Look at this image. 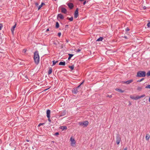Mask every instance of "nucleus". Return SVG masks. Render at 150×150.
<instances>
[{"label":"nucleus","instance_id":"nucleus-1","mask_svg":"<svg viewBox=\"0 0 150 150\" xmlns=\"http://www.w3.org/2000/svg\"><path fill=\"white\" fill-rule=\"evenodd\" d=\"M34 62L36 64H38L39 62V56L38 52L36 51L34 53Z\"/></svg>","mask_w":150,"mask_h":150},{"label":"nucleus","instance_id":"nucleus-2","mask_svg":"<svg viewBox=\"0 0 150 150\" xmlns=\"http://www.w3.org/2000/svg\"><path fill=\"white\" fill-rule=\"evenodd\" d=\"M146 76V72L144 71H139L137 73V77H143Z\"/></svg>","mask_w":150,"mask_h":150},{"label":"nucleus","instance_id":"nucleus-3","mask_svg":"<svg viewBox=\"0 0 150 150\" xmlns=\"http://www.w3.org/2000/svg\"><path fill=\"white\" fill-rule=\"evenodd\" d=\"M88 121H85L84 122H79V125L81 126H84V127L87 126L88 125Z\"/></svg>","mask_w":150,"mask_h":150},{"label":"nucleus","instance_id":"nucleus-4","mask_svg":"<svg viewBox=\"0 0 150 150\" xmlns=\"http://www.w3.org/2000/svg\"><path fill=\"white\" fill-rule=\"evenodd\" d=\"M70 141L71 146H74L76 144V142L74 138L72 137H71L70 139Z\"/></svg>","mask_w":150,"mask_h":150},{"label":"nucleus","instance_id":"nucleus-5","mask_svg":"<svg viewBox=\"0 0 150 150\" xmlns=\"http://www.w3.org/2000/svg\"><path fill=\"white\" fill-rule=\"evenodd\" d=\"M121 140V138L120 134H117L116 137V142L117 145H119Z\"/></svg>","mask_w":150,"mask_h":150},{"label":"nucleus","instance_id":"nucleus-6","mask_svg":"<svg viewBox=\"0 0 150 150\" xmlns=\"http://www.w3.org/2000/svg\"><path fill=\"white\" fill-rule=\"evenodd\" d=\"M83 82L80 85H79L76 88H74L72 90V92L73 93L75 94H76L78 92V88L83 83Z\"/></svg>","mask_w":150,"mask_h":150},{"label":"nucleus","instance_id":"nucleus-7","mask_svg":"<svg viewBox=\"0 0 150 150\" xmlns=\"http://www.w3.org/2000/svg\"><path fill=\"white\" fill-rule=\"evenodd\" d=\"M133 81V80H130L126 81H123L122 82L123 83H125L127 84H129L132 82Z\"/></svg>","mask_w":150,"mask_h":150},{"label":"nucleus","instance_id":"nucleus-8","mask_svg":"<svg viewBox=\"0 0 150 150\" xmlns=\"http://www.w3.org/2000/svg\"><path fill=\"white\" fill-rule=\"evenodd\" d=\"M68 7L71 9H72L74 7L72 3H69L67 4Z\"/></svg>","mask_w":150,"mask_h":150},{"label":"nucleus","instance_id":"nucleus-9","mask_svg":"<svg viewBox=\"0 0 150 150\" xmlns=\"http://www.w3.org/2000/svg\"><path fill=\"white\" fill-rule=\"evenodd\" d=\"M78 15V9H77L75 12L74 13V18H77Z\"/></svg>","mask_w":150,"mask_h":150},{"label":"nucleus","instance_id":"nucleus-10","mask_svg":"<svg viewBox=\"0 0 150 150\" xmlns=\"http://www.w3.org/2000/svg\"><path fill=\"white\" fill-rule=\"evenodd\" d=\"M50 110H48L47 111V116L48 118H50Z\"/></svg>","mask_w":150,"mask_h":150},{"label":"nucleus","instance_id":"nucleus-11","mask_svg":"<svg viewBox=\"0 0 150 150\" xmlns=\"http://www.w3.org/2000/svg\"><path fill=\"white\" fill-rule=\"evenodd\" d=\"M58 18H59L61 19H63L64 17L61 14H59L57 16Z\"/></svg>","mask_w":150,"mask_h":150},{"label":"nucleus","instance_id":"nucleus-12","mask_svg":"<svg viewBox=\"0 0 150 150\" xmlns=\"http://www.w3.org/2000/svg\"><path fill=\"white\" fill-rule=\"evenodd\" d=\"M61 11L62 12L65 14L67 13V10L64 8H61Z\"/></svg>","mask_w":150,"mask_h":150},{"label":"nucleus","instance_id":"nucleus-13","mask_svg":"<svg viewBox=\"0 0 150 150\" xmlns=\"http://www.w3.org/2000/svg\"><path fill=\"white\" fill-rule=\"evenodd\" d=\"M60 128L62 129V130H65L67 129V127L66 126H62L60 127Z\"/></svg>","mask_w":150,"mask_h":150},{"label":"nucleus","instance_id":"nucleus-14","mask_svg":"<svg viewBox=\"0 0 150 150\" xmlns=\"http://www.w3.org/2000/svg\"><path fill=\"white\" fill-rule=\"evenodd\" d=\"M150 137V135L148 134H146V140H148L149 139Z\"/></svg>","mask_w":150,"mask_h":150},{"label":"nucleus","instance_id":"nucleus-15","mask_svg":"<svg viewBox=\"0 0 150 150\" xmlns=\"http://www.w3.org/2000/svg\"><path fill=\"white\" fill-rule=\"evenodd\" d=\"M59 65H65V62H60L59 63Z\"/></svg>","mask_w":150,"mask_h":150},{"label":"nucleus","instance_id":"nucleus-16","mask_svg":"<svg viewBox=\"0 0 150 150\" xmlns=\"http://www.w3.org/2000/svg\"><path fill=\"white\" fill-rule=\"evenodd\" d=\"M142 89V86H138L137 88V90L139 91H141Z\"/></svg>","mask_w":150,"mask_h":150},{"label":"nucleus","instance_id":"nucleus-17","mask_svg":"<svg viewBox=\"0 0 150 150\" xmlns=\"http://www.w3.org/2000/svg\"><path fill=\"white\" fill-rule=\"evenodd\" d=\"M115 90L118 91H119L120 92H121V93H123L124 92V91H122L121 89L119 88H116L115 89Z\"/></svg>","mask_w":150,"mask_h":150},{"label":"nucleus","instance_id":"nucleus-18","mask_svg":"<svg viewBox=\"0 0 150 150\" xmlns=\"http://www.w3.org/2000/svg\"><path fill=\"white\" fill-rule=\"evenodd\" d=\"M52 72V69L51 68H50L49 69L48 74H50Z\"/></svg>","mask_w":150,"mask_h":150},{"label":"nucleus","instance_id":"nucleus-19","mask_svg":"<svg viewBox=\"0 0 150 150\" xmlns=\"http://www.w3.org/2000/svg\"><path fill=\"white\" fill-rule=\"evenodd\" d=\"M69 57H68V59H70L71 58V57L74 55L73 54H69Z\"/></svg>","mask_w":150,"mask_h":150},{"label":"nucleus","instance_id":"nucleus-20","mask_svg":"<svg viewBox=\"0 0 150 150\" xmlns=\"http://www.w3.org/2000/svg\"><path fill=\"white\" fill-rule=\"evenodd\" d=\"M103 39V38L102 37H100L99 38H98L97 40V41H102Z\"/></svg>","mask_w":150,"mask_h":150},{"label":"nucleus","instance_id":"nucleus-21","mask_svg":"<svg viewBox=\"0 0 150 150\" xmlns=\"http://www.w3.org/2000/svg\"><path fill=\"white\" fill-rule=\"evenodd\" d=\"M57 61H55L54 60L52 61L53 62V65L52 66H54L55 64L57 62Z\"/></svg>","mask_w":150,"mask_h":150},{"label":"nucleus","instance_id":"nucleus-22","mask_svg":"<svg viewBox=\"0 0 150 150\" xmlns=\"http://www.w3.org/2000/svg\"><path fill=\"white\" fill-rule=\"evenodd\" d=\"M59 25L58 22H57L56 23V27L57 28H58L59 27Z\"/></svg>","mask_w":150,"mask_h":150},{"label":"nucleus","instance_id":"nucleus-23","mask_svg":"<svg viewBox=\"0 0 150 150\" xmlns=\"http://www.w3.org/2000/svg\"><path fill=\"white\" fill-rule=\"evenodd\" d=\"M150 76V71H149L146 74V76L149 77Z\"/></svg>","mask_w":150,"mask_h":150},{"label":"nucleus","instance_id":"nucleus-24","mask_svg":"<svg viewBox=\"0 0 150 150\" xmlns=\"http://www.w3.org/2000/svg\"><path fill=\"white\" fill-rule=\"evenodd\" d=\"M140 99L139 96H137L135 97V100H138Z\"/></svg>","mask_w":150,"mask_h":150},{"label":"nucleus","instance_id":"nucleus-25","mask_svg":"<svg viewBox=\"0 0 150 150\" xmlns=\"http://www.w3.org/2000/svg\"><path fill=\"white\" fill-rule=\"evenodd\" d=\"M144 80V78H142V79H139V80H137V82H140Z\"/></svg>","mask_w":150,"mask_h":150},{"label":"nucleus","instance_id":"nucleus-26","mask_svg":"<svg viewBox=\"0 0 150 150\" xmlns=\"http://www.w3.org/2000/svg\"><path fill=\"white\" fill-rule=\"evenodd\" d=\"M69 68H70L71 70H72L74 69V66H70L69 67Z\"/></svg>","mask_w":150,"mask_h":150},{"label":"nucleus","instance_id":"nucleus-27","mask_svg":"<svg viewBox=\"0 0 150 150\" xmlns=\"http://www.w3.org/2000/svg\"><path fill=\"white\" fill-rule=\"evenodd\" d=\"M135 97L132 96H130V98L132 99L135 100Z\"/></svg>","mask_w":150,"mask_h":150},{"label":"nucleus","instance_id":"nucleus-28","mask_svg":"<svg viewBox=\"0 0 150 150\" xmlns=\"http://www.w3.org/2000/svg\"><path fill=\"white\" fill-rule=\"evenodd\" d=\"M145 88H146L150 89V85L146 86Z\"/></svg>","mask_w":150,"mask_h":150},{"label":"nucleus","instance_id":"nucleus-29","mask_svg":"<svg viewBox=\"0 0 150 150\" xmlns=\"http://www.w3.org/2000/svg\"><path fill=\"white\" fill-rule=\"evenodd\" d=\"M68 19L71 21L73 20V17H71L70 18H69Z\"/></svg>","mask_w":150,"mask_h":150},{"label":"nucleus","instance_id":"nucleus-30","mask_svg":"<svg viewBox=\"0 0 150 150\" xmlns=\"http://www.w3.org/2000/svg\"><path fill=\"white\" fill-rule=\"evenodd\" d=\"M145 96V94H143L141 96H139L140 98H143Z\"/></svg>","mask_w":150,"mask_h":150},{"label":"nucleus","instance_id":"nucleus-31","mask_svg":"<svg viewBox=\"0 0 150 150\" xmlns=\"http://www.w3.org/2000/svg\"><path fill=\"white\" fill-rule=\"evenodd\" d=\"M42 5H40L38 7V10H39V9H40V8L42 7Z\"/></svg>","mask_w":150,"mask_h":150},{"label":"nucleus","instance_id":"nucleus-32","mask_svg":"<svg viewBox=\"0 0 150 150\" xmlns=\"http://www.w3.org/2000/svg\"><path fill=\"white\" fill-rule=\"evenodd\" d=\"M106 97H109L110 98H111L112 97V95L109 96V95H107V96H106Z\"/></svg>","mask_w":150,"mask_h":150},{"label":"nucleus","instance_id":"nucleus-33","mask_svg":"<svg viewBox=\"0 0 150 150\" xmlns=\"http://www.w3.org/2000/svg\"><path fill=\"white\" fill-rule=\"evenodd\" d=\"M81 51V50L79 49H78L76 50V52H79Z\"/></svg>","mask_w":150,"mask_h":150},{"label":"nucleus","instance_id":"nucleus-34","mask_svg":"<svg viewBox=\"0 0 150 150\" xmlns=\"http://www.w3.org/2000/svg\"><path fill=\"white\" fill-rule=\"evenodd\" d=\"M16 24H15V25L13 27V29H14L16 27Z\"/></svg>","mask_w":150,"mask_h":150},{"label":"nucleus","instance_id":"nucleus-35","mask_svg":"<svg viewBox=\"0 0 150 150\" xmlns=\"http://www.w3.org/2000/svg\"><path fill=\"white\" fill-rule=\"evenodd\" d=\"M14 29H13V28H12L11 29V30L13 33V32L14 31Z\"/></svg>","mask_w":150,"mask_h":150},{"label":"nucleus","instance_id":"nucleus-36","mask_svg":"<svg viewBox=\"0 0 150 150\" xmlns=\"http://www.w3.org/2000/svg\"><path fill=\"white\" fill-rule=\"evenodd\" d=\"M147 26H148V27H150V23H148L147 24Z\"/></svg>","mask_w":150,"mask_h":150},{"label":"nucleus","instance_id":"nucleus-37","mask_svg":"<svg viewBox=\"0 0 150 150\" xmlns=\"http://www.w3.org/2000/svg\"><path fill=\"white\" fill-rule=\"evenodd\" d=\"M44 124V123H40L39 124V125H38V126H40L41 125H43Z\"/></svg>","mask_w":150,"mask_h":150},{"label":"nucleus","instance_id":"nucleus-38","mask_svg":"<svg viewBox=\"0 0 150 150\" xmlns=\"http://www.w3.org/2000/svg\"><path fill=\"white\" fill-rule=\"evenodd\" d=\"M58 35L59 37H60L61 35V33H58Z\"/></svg>","mask_w":150,"mask_h":150},{"label":"nucleus","instance_id":"nucleus-39","mask_svg":"<svg viewBox=\"0 0 150 150\" xmlns=\"http://www.w3.org/2000/svg\"><path fill=\"white\" fill-rule=\"evenodd\" d=\"M38 4H39L38 3L36 2L35 3V5L36 6H38Z\"/></svg>","mask_w":150,"mask_h":150},{"label":"nucleus","instance_id":"nucleus-40","mask_svg":"<svg viewBox=\"0 0 150 150\" xmlns=\"http://www.w3.org/2000/svg\"><path fill=\"white\" fill-rule=\"evenodd\" d=\"M59 134V133L58 132H56L55 133V135H58V134Z\"/></svg>","mask_w":150,"mask_h":150},{"label":"nucleus","instance_id":"nucleus-41","mask_svg":"<svg viewBox=\"0 0 150 150\" xmlns=\"http://www.w3.org/2000/svg\"><path fill=\"white\" fill-rule=\"evenodd\" d=\"M48 121L50 122H51V120H50V118H48Z\"/></svg>","mask_w":150,"mask_h":150},{"label":"nucleus","instance_id":"nucleus-42","mask_svg":"<svg viewBox=\"0 0 150 150\" xmlns=\"http://www.w3.org/2000/svg\"><path fill=\"white\" fill-rule=\"evenodd\" d=\"M45 4L44 3H43V2H42V3H41V5H42V6H43V5H45Z\"/></svg>","mask_w":150,"mask_h":150},{"label":"nucleus","instance_id":"nucleus-43","mask_svg":"<svg viewBox=\"0 0 150 150\" xmlns=\"http://www.w3.org/2000/svg\"><path fill=\"white\" fill-rule=\"evenodd\" d=\"M126 31H129V29L128 28H127L126 29Z\"/></svg>","mask_w":150,"mask_h":150},{"label":"nucleus","instance_id":"nucleus-44","mask_svg":"<svg viewBox=\"0 0 150 150\" xmlns=\"http://www.w3.org/2000/svg\"><path fill=\"white\" fill-rule=\"evenodd\" d=\"M86 1H85L83 3V4L84 5H85V4H86Z\"/></svg>","mask_w":150,"mask_h":150},{"label":"nucleus","instance_id":"nucleus-45","mask_svg":"<svg viewBox=\"0 0 150 150\" xmlns=\"http://www.w3.org/2000/svg\"><path fill=\"white\" fill-rule=\"evenodd\" d=\"M124 150H127V147H126Z\"/></svg>","mask_w":150,"mask_h":150},{"label":"nucleus","instance_id":"nucleus-46","mask_svg":"<svg viewBox=\"0 0 150 150\" xmlns=\"http://www.w3.org/2000/svg\"><path fill=\"white\" fill-rule=\"evenodd\" d=\"M49 31V28H47L46 30V31Z\"/></svg>","mask_w":150,"mask_h":150},{"label":"nucleus","instance_id":"nucleus-47","mask_svg":"<svg viewBox=\"0 0 150 150\" xmlns=\"http://www.w3.org/2000/svg\"><path fill=\"white\" fill-rule=\"evenodd\" d=\"M149 101L150 103V97H149Z\"/></svg>","mask_w":150,"mask_h":150},{"label":"nucleus","instance_id":"nucleus-48","mask_svg":"<svg viewBox=\"0 0 150 150\" xmlns=\"http://www.w3.org/2000/svg\"><path fill=\"white\" fill-rule=\"evenodd\" d=\"M145 8H146L145 6H144V7H143V8H144V9H145Z\"/></svg>","mask_w":150,"mask_h":150},{"label":"nucleus","instance_id":"nucleus-49","mask_svg":"<svg viewBox=\"0 0 150 150\" xmlns=\"http://www.w3.org/2000/svg\"><path fill=\"white\" fill-rule=\"evenodd\" d=\"M73 0H70V1H72Z\"/></svg>","mask_w":150,"mask_h":150},{"label":"nucleus","instance_id":"nucleus-50","mask_svg":"<svg viewBox=\"0 0 150 150\" xmlns=\"http://www.w3.org/2000/svg\"><path fill=\"white\" fill-rule=\"evenodd\" d=\"M80 1H83L84 0H79Z\"/></svg>","mask_w":150,"mask_h":150},{"label":"nucleus","instance_id":"nucleus-51","mask_svg":"<svg viewBox=\"0 0 150 150\" xmlns=\"http://www.w3.org/2000/svg\"><path fill=\"white\" fill-rule=\"evenodd\" d=\"M26 141L27 142H29V140H26Z\"/></svg>","mask_w":150,"mask_h":150},{"label":"nucleus","instance_id":"nucleus-52","mask_svg":"<svg viewBox=\"0 0 150 150\" xmlns=\"http://www.w3.org/2000/svg\"><path fill=\"white\" fill-rule=\"evenodd\" d=\"M125 38H127V37H126V36H125Z\"/></svg>","mask_w":150,"mask_h":150}]
</instances>
